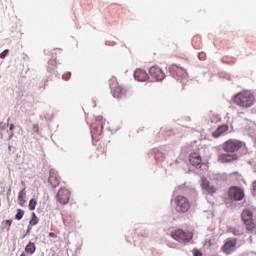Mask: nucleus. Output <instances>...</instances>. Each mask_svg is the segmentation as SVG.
<instances>
[{"label":"nucleus","instance_id":"nucleus-1","mask_svg":"<svg viewBox=\"0 0 256 256\" xmlns=\"http://www.w3.org/2000/svg\"><path fill=\"white\" fill-rule=\"evenodd\" d=\"M225 153H219L217 156L219 163H235L239 161V152L245 151L247 145L238 139H229L222 144Z\"/></svg>","mask_w":256,"mask_h":256},{"label":"nucleus","instance_id":"nucleus-2","mask_svg":"<svg viewBox=\"0 0 256 256\" xmlns=\"http://www.w3.org/2000/svg\"><path fill=\"white\" fill-rule=\"evenodd\" d=\"M233 103L238 105V107H242L243 109H249V107H253L255 105V95L249 90H244L232 98Z\"/></svg>","mask_w":256,"mask_h":256},{"label":"nucleus","instance_id":"nucleus-3","mask_svg":"<svg viewBox=\"0 0 256 256\" xmlns=\"http://www.w3.org/2000/svg\"><path fill=\"white\" fill-rule=\"evenodd\" d=\"M241 217L247 231H249L250 233L256 231V223L253 219V211H251V209H244L242 211Z\"/></svg>","mask_w":256,"mask_h":256},{"label":"nucleus","instance_id":"nucleus-4","mask_svg":"<svg viewBox=\"0 0 256 256\" xmlns=\"http://www.w3.org/2000/svg\"><path fill=\"white\" fill-rule=\"evenodd\" d=\"M171 237L178 241V243H182L183 245H187L193 239V232H185V230L178 229L171 233Z\"/></svg>","mask_w":256,"mask_h":256},{"label":"nucleus","instance_id":"nucleus-5","mask_svg":"<svg viewBox=\"0 0 256 256\" xmlns=\"http://www.w3.org/2000/svg\"><path fill=\"white\" fill-rule=\"evenodd\" d=\"M177 213H187L189 211V200L184 196H177L174 199Z\"/></svg>","mask_w":256,"mask_h":256},{"label":"nucleus","instance_id":"nucleus-6","mask_svg":"<svg viewBox=\"0 0 256 256\" xmlns=\"http://www.w3.org/2000/svg\"><path fill=\"white\" fill-rule=\"evenodd\" d=\"M228 196L232 201H243L245 192L240 187L232 186L228 190Z\"/></svg>","mask_w":256,"mask_h":256},{"label":"nucleus","instance_id":"nucleus-7","mask_svg":"<svg viewBox=\"0 0 256 256\" xmlns=\"http://www.w3.org/2000/svg\"><path fill=\"white\" fill-rule=\"evenodd\" d=\"M200 185L206 195H215L217 193V186L211 184L205 176L201 178Z\"/></svg>","mask_w":256,"mask_h":256},{"label":"nucleus","instance_id":"nucleus-8","mask_svg":"<svg viewBox=\"0 0 256 256\" xmlns=\"http://www.w3.org/2000/svg\"><path fill=\"white\" fill-rule=\"evenodd\" d=\"M237 247V238L227 239L225 244L221 247V251L225 253V255H230L235 251Z\"/></svg>","mask_w":256,"mask_h":256},{"label":"nucleus","instance_id":"nucleus-9","mask_svg":"<svg viewBox=\"0 0 256 256\" xmlns=\"http://www.w3.org/2000/svg\"><path fill=\"white\" fill-rule=\"evenodd\" d=\"M69 195L70 192L67 190V188H61L56 195V199L62 205H67V203H69Z\"/></svg>","mask_w":256,"mask_h":256},{"label":"nucleus","instance_id":"nucleus-10","mask_svg":"<svg viewBox=\"0 0 256 256\" xmlns=\"http://www.w3.org/2000/svg\"><path fill=\"white\" fill-rule=\"evenodd\" d=\"M149 73L153 79H156V81H163V79H165V72L157 66H152Z\"/></svg>","mask_w":256,"mask_h":256},{"label":"nucleus","instance_id":"nucleus-11","mask_svg":"<svg viewBox=\"0 0 256 256\" xmlns=\"http://www.w3.org/2000/svg\"><path fill=\"white\" fill-rule=\"evenodd\" d=\"M203 160H201V156H194V167L196 169H199L197 173L203 174L207 173V169H209V166L207 164L202 163Z\"/></svg>","mask_w":256,"mask_h":256},{"label":"nucleus","instance_id":"nucleus-12","mask_svg":"<svg viewBox=\"0 0 256 256\" xmlns=\"http://www.w3.org/2000/svg\"><path fill=\"white\" fill-rule=\"evenodd\" d=\"M134 79H136V81H147L149 80V74H147V72L143 69H137L134 72Z\"/></svg>","mask_w":256,"mask_h":256},{"label":"nucleus","instance_id":"nucleus-13","mask_svg":"<svg viewBox=\"0 0 256 256\" xmlns=\"http://www.w3.org/2000/svg\"><path fill=\"white\" fill-rule=\"evenodd\" d=\"M229 131V126L227 124L219 126L214 132H212V137L215 139L221 137L223 133H227Z\"/></svg>","mask_w":256,"mask_h":256},{"label":"nucleus","instance_id":"nucleus-14","mask_svg":"<svg viewBox=\"0 0 256 256\" xmlns=\"http://www.w3.org/2000/svg\"><path fill=\"white\" fill-rule=\"evenodd\" d=\"M112 89V93H113V97H116V99H121V97H123V95H125V93H127V91L121 87V86H111Z\"/></svg>","mask_w":256,"mask_h":256},{"label":"nucleus","instance_id":"nucleus-15","mask_svg":"<svg viewBox=\"0 0 256 256\" xmlns=\"http://www.w3.org/2000/svg\"><path fill=\"white\" fill-rule=\"evenodd\" d=\"M26 253H30L33 255L35 253V244L29 242V244L25 248Z\"/></svg>","mask_w":256,"mask_h":256},{"label":"nucleus","instance_id":"nucleus-16","mask_svg":"<svg viewBox=\"0 0 256 256\" xmlns=\"http://www.w3.org/2000/svg\"><path fill=\"white\" fill-rule=\"evenodd\" d=\"M24 195H26L25 188L21 190L18 194V201H20V205H23L25 203V198H23Z\"/></svg>","mask_w":256,"mask_h":256},{"label":"nucleus","instance_id":"nucleus-17","mask_svg":"<svg viewBox=\"0 0 256 256\" xmlns=\"http://www.w3.org/2000/svg\"><path fill=\"white\" fill-rule=\"evenodd\" d=\"M23 215H25V211L18 209L15 215V219H17L18 221H21L23 219Z\"/></svg>","mask_w":256,"mask_h":256},{"label":"nucleus","instance_id":"nucleus-18","mask_svg":"<svg viewBox=\"0 0 256 256\" xmlns=\"http://www.w3.org/2000/svg\"><path fill=\"white\" fill-rule=\"evenodd\" d=\"M37 223H39V218H37V214L33 212L32 219L30 220V225H37Z\"/></svg>","mask_w":256,"mask_h":256},{"label":"nucleus","instance_id":"nucleus-19","mask_svg":"<svg viewBox=\"0 0 256 256\" xmlns=\"http://www.w3.org/2000/svg\"><path fill=\"white\" fill-rule=\"evenodd\" d=\"M37 206V200L31 199L29 201V209L30 211H35V207Z\"/></svg>","mask_w":256,"mask_h":256},{"label":"nucleus","instance_id":"nucleus-20","mask_svg":"<svg viewBox=\"0 0 256 256\" xmlns=\"http://www.w3.org/2000/svg\"><path fill=\"white\" fill-rule=\"evenodd\" d=\"M231 233H233V235H236V236L243 235V232H241L239 229H236V228H232Z\"/></svg>","mask_w":256,"mask_h":256},{"label":"nucleus","instance_id":"nucleus-21","mask_svg":"<svg viewBox=\"0 0 256 256\" xmlns=\"http://www.w3.org/2000/svg\"><path fill=\"white\" fill-rule=\"evenodd\" d=\"M7 127H9L8 123L0 122V131H5V129H7Z\"/></svg>","mask_w":256,"mask_h":256},{"label":"nucleus","instance_id":"nucleus-22","mask_svg":"<svg viewBox=\"0 0 256 256\" xmlns=\"http://www.w3.org/2000/svg\"><path fill=\"white\" fill-rule=\"evenodd\" d=\"M9 53V50H4L1 54H0V59H5L7 57Z\"/></svg>","mask_w":256,"mask_h":256},{"label":"nucleus","instance_id":"nucleus-23","mask_svg":"<svg viewBox=\"0 0 256 256\" xmlns=\"http://www.w3.org/2000/svg\"><path fill=\"white\" fill-rule=\"evenodd\" d=\"M62 79H64V81H69V79H71V72H68V73L66 74V76L63 75V76H62Z\"/></svg>","mask_w":256,"mask_h":256},{"label":"nucleus","instance_id":"nucleus-24","mask_svg":"<svg viewBox=\"0 0 256 256\" xmlns=\"http://www.w3.org/2000/svg\"><path fill=\"white\" fill-rule=\"evenodd\" d=\"M179 68L176 65H172L169 67V71H177V73H179Z\"/></svg>","mask_w":256,"mask_h":256},{"label":"nucleus","instance_id":"nucleus-25","mask_svg":"<svg viewBox=\"0 0 256 256\" xmlns=\"http://www.w3.org/2000/svg\"><path fill=\"white\" fill-rule=\"evenodd\" d=\"M198 57H199L200 61H205V57H206L205 53H203V52L199 53Z\"/></svg>","mask_w":256,"mask_h":256},{"label":"nucleus","instance_id":"nucleus-26","mask_svg":"<svg viewBox=\"0 0 256 256\" xmlns=\"http://www.w3.org/2000/svg\"><path fill=\"white\" fill-rule=\"evenodd\" d=\"M194 256H203V253L197 249L194 250Z\"/></svg>","mask_w":256,"mask_h":256},{"label":"nucleus","instance_id":"nucleus-27","mask_svg":"<svg viewBox=\"0 0 256 256\" xmlns=\"http://www.w3.org/2000/svg\"><path fill=\"white\" fill-rule=\"evenodd\" d=\"M6 223H7V225H8L7 230L9 231V229H10L12 223H13V220H6Z\"/></svg>","mask_w":256,"mask_h":256},{"label":"nucleus","instance_id":"nucleus-28","mask_svg":"<svg viewBox=\"0 0 256 256\" xmlns=\"http://www.w3.org/2000/svg\"><path fill=\"white\" fill-rule=\"evenodd\" d=\"M31 229H33V227L30 224V225H28V229H27L26 235H29V233H31Z\"/></svg>","mask_w":256,"mask_h":256},{"label":"nucleus","instance_id":"nucleus-29","mask_svg":"<svg viewBox=\"0 0 256 256\" xmlns=\"http://www.w3.org/2000/svg\"><path fill=\"white\" fill-rule=\"evenodd\" d=\"M49 237H52V238L55 239V237H57V234H55L54 232H50L49 233Z\"/></svg>","mask_w":256,"mask_h":256},{"label":"nucleus","instance_id":"nucleus-30","mask_svg":"<svg viewBox=\"0 0 256 256\" xmlns=\"http://www.w3.org/2000/svg\"><path fill=\"white\" fill-rule=\"evenodd\" d=\"M253 191L256 193V181L253 182Z\"/></svg>","mask_w":256,"mask_h":256},{"label":"nucleus","instance_id":"nucleus-31","mask_svg":"<svg viewBox=\"0 0 256 256\" xmlns=\"http://www.w3.org/2000/svg\"><path fill=\"white\" fill-rule=\"evenodd\" d=\"M15 129V124L10 125V131H13Z\"/></svg>","mask_w":256,"mask_h":256},{"label":"nucleus","instance_id":"nucleus-32","mask_svg":"<svg viewBox=\"0 0 256 256\" xmlns=\"http://www.w3.org/2000/svg\"><path fill=\"white\" fill-rule=\"evenodd\" d=\"M53 179H54V177H53V176H50L49 179H48V181H49L50 183H53Z\"/></svg>","mask_w":256,"mask_h":256},{"label":"nucleus","instance_id":"nucleus-33","mask_svg":"<svg viewBox=\"0 0 256 256\" xmlns=\"http://www.w3.org/2000/svg\"><path fill=\"white\" fill-rule=\"evenodd\" d=\"M9 151H11V146L8 147Z\"/></svg>","mask_w":256,"mask_h":256},{"label":"nucleus","instance_id":"nucleus-34","mask_svg":"<svg viewBox=\"0 0 256 256\" xmlns=\"http://www.w3.org/2000/svg\"><path fill=\"white\" fill-rule=\"evenodd\" d=\"M101 120V117H98V121H100Z\"/></svg>","mask_w":256,"mask_h":256},{"label":"nucleus","instance_id":"nucleus-35","mask_svg":"<svg viewBox=\"0 0 256 256\" xmlns=\"http://www.w3.org/2000/svg\"><path fill=\"white\" fill-rule=\"evenodd\" d=\"M13 137V134L10 135V139Z\"/></svg>","mask_w":256,"mask_h":256},{"label":"nucleus","instance_id":"nucleus-36","mask_svg":"<svg viewBox=\"0 0 256 256\" xmlns=\"http://www.w3.org/2000/svg\"><path fill=\"white\" fill-rule=\"evenodd\" d=\"M190 157H193V154H190Z\"/></svg>","mask_w":256,"mask_h":256},{"label":"nucleus","instance_id":"nucleus-37","mask_svg":"<svg viewBox=\"0 0 256 256\" xmlns=\"http://www.w3.org/2000/svg\"><path fill=\"white\" fill-rule=\"evenodd\" d=\"M20 256H25V254H21Z\"/></svg>","mask_w":256,"mask_h":256}]
</instances>
